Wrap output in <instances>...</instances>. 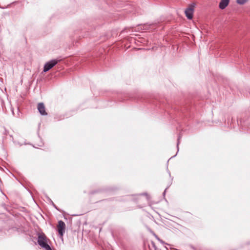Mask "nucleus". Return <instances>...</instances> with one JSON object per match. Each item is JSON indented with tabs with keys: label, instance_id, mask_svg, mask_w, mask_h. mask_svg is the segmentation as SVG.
<instances>
[{
	"label": "nucleus",
	"instance_id": "nucleus-3",
	"mask_svg": "<svg viewBox=\"0 0 250 250\" xmlns=\"http://www.w3.org/2000/svg\"><path fill=\"white\" fill-rule=\"evenodd\" d=\"M65 229V224L62 221H59L57 225V230L59 234L61 237H62Z\"/></svg>",
	"mask_w": 250,
	"mask_h": 250
},
{
	"label": "nucleus",
	"instance_id": "nucleus-5",
	"mask_svg": "<svg viewBox=\"0 0 250 250\" xmlns=\"http://www.w3.org/2000/svg\"><path fill=\"white\" fill-rule=\"evenodd\" d=\"M229 0H221L219 4V7L221 9H224L229 4Z\"/></svg>",
	"mask_w": 250,
	"mask_h": 250
},
{
	"label": "nucleus",
	"instance_id": "nucleus-10",
	"mask_svg": "<svg viewBox=\"0 0 250 250\" xmlns=\"http://www.w3.org/2000/svg\"><path fill=\"white\" fill-rule=\"evenodd\" d=\"M0 8H1L0 6Z\"/></svg>",
	"mask_w": 250,
	"mask_h": 250
},
{
	"label": "nucleus",
	"instance_id": "nucleus-9",
	"mask_svg": "<svg viewBox=\"0 0 250 250\" xmlns=\"http://www.w3.org/2000/svg\"><path fill=\"white\" fill-rule=\"evenodd\" d=\"M155 237L162 244H165V242L162 240L160 239L157 235H155Z\"/></svg>",
	"mask_w": 250,
	"mask_h": 250
},
{
	"label": "nucleus",
	"instance_id": "nucleus-1",
	"mask_svg": "<svg viewBox=\"0 0 250 250\" xmlns=\"http://www.w3.org/2000/svg\"><path fill=\"white\" fill-rule=\"evenodd\" d=\"M50 240L44 233H40L38 235V243L39 245L45 250H52L48 245Z\"/></svg>",
	"mask_w": 250,
	"mask_h": 250
},
{
	"label": "nucleus",
	"instance_id": "nucleus-7",
	"mask_svg": "<svg viewBox=\"0 0 250 250\" xmlns=\"http://www.w3.org/2000/svg\"><path fill=\"white\" fill-rule=\"evenodd\" d=\"M248 0H236V2L240 5L245 4Z\"/></svg>",
	"mask_w": 250,
	"mask_h": 250
},
{
	"label": "nucleus",
	"instance_id": "nucleus-8",
	"mask_svg": "<svg viewBox=\"0 0 250 250\" xmlns=\"http://www.w3.org/2000/svg\"><path fill=\"white\" fill-rule=\"evenodd\" d=\"M60 61L61 60H60L54 59V60H51L48 61L47 62H51V63H53V62H58Z\"/></svg>",
	"mask_w": 250,
	"mask_h": 250
},
{
	"label": "nucleus",
	"instance_id": "nucleus-4",
	"mask_svg": "<svg viewBox=\"0 0 250 250\" xmlns=\"http://www.w3.org/2000/svg\"><path fill=\"white\" fill-rule=\"evenodd\" d=\"M37 107L39 112L41 115H46L47 114L45 111V106L43 103H41L38 104Z\"/></svg>",
	"mask_w": 250,
	"mask_h": 250
},
{
	"label": "nucleus",
	"instance_id": "nucleus-2",
	"mask_svg": "<svg viewBox=\"0 0 250 250\" xmlns=\"http://www.w3.org/2000/svg\"><path fill=\"white\" fill-rule=\"evenodd\" d=\"M194 6L195 4L193 3L190 5L187 8L185 11L186 17L189 20H191L193 18Z\"/></svg>",
	"mask_w": 250,
	"mask_h": 250
},
{
	"label": "nucleus",
	"instance_id": "nucleus-6",
	"mask_svg": "<svg viewBox=\"0 0 250 250\" xmlns=\"http://www.w3.org/2000/svg\"><path fill=\"white\" fill-rule=\"evenodd\" d=\"M56 63H45L44 66L43 71L46 72L53 68Z\"/></svg>",
	"mask_w": 250,
	"mask_h": 250
}]
</instances>
